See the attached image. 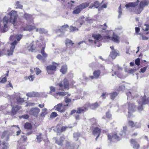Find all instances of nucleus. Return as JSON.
Returning a JSON list of instances; mask_svg holds the SVG:
<instances>
[{
	"label": "nucleus",
	"mask_w": 149,
	"mask_h": 149,
	"mask_svg": "<svg viewBox=\"0 0 149 149\" xmlns=\"http://www.w3.org/2000/svg\"><path fill=\"white\" fill-rule=\"evenodd\" d=\"M8 15L10 16L9 18L7 16H5L3 19V26H1V22H0V31L2 33L6 32L8 29V26H7L8 21L11 23L14 26L17 25V19L18 17V15L17 12L14 10H12L8 13ZM0 19V22H1Z\"/></svg>",
	"instance_id": "obj_1"
},
{
	"label": "nucleus",
	"mask_w": 149,
	"mask_h": 149,
	"mask_svg": "<svg viewBox=\"0 0 149 149\" xmlns=\"http://www.w3.org/2000/svg\"><path fill=\"white\" fill-rule=\"evenodd\" d=\"M36 43L39 48H41L40 53L42 56L40 54H38L36 58L40 60L42 62L44 63L46 61L45 58L47 56V54L45 51V49L46 47V44L42 41L39 42L38 40L36 41Z\"/></svg>",
	"instance_id": "obj_2"
},
{
	"label": "nucleus",
	"mask_w": 149,
	"mask_h": 149,
	"mask_svg": "<svg viewBox=\"0 0 149 149\" xmlns=\"http://www.w3.org/2000/svg\"><path fill=\"white\" fill-rule=\"evenodd\" d=\"M89 5V3L87 2L82 3L77 6L74 8L72 13L75 14H79L84 9L88 7Z\"/></svg>",
	"instance_id": "obj_3"
},
{
	"label": "nucleus",
	"mask_w": 149,
	"mask_h": 149,
	"mask_svg": "<svg viewBox=\"0 0 149 149\" xmlns=\"http://www.w3.org/2000/svg\"><path fill=\"white\" fill-rule=\"evenodd\" d=\"M133 98L136 100L139 104L145 105L149 104V97L146 98L145 95L141 97L139 95H136L134 96Z\"/></svg>",
	"instance_id": "obj_4"
},
{
	"label": "nucleus",
	"mask_w": 149,
	"mask_h": 149,
	"mask_svg": "<svg viewBox=\"0 0 149 149\" xmlns=\"http://www.w3.org/2000/svg\"><path fill=\"white\" fill-rule=\"evenodd\" d=\"M58 85L59 87L60 90L64 91L65 89H68L69 82L68 79L65 78L63 81L58 84Z\"/></svg>",
	"instance_id": "obj_5"
},
{
	"label": "nucleus",
	"mask_w": 149,
	"mask_h": 149,
	"mask_svg": "<svg viewBox=\"0 0 149 149\" xmlns=\"http://www.w3.org/2000/svg\"><path fill=\"white\" fill-rule=\"evenodd\" d=\"M58 65L57 63L53 62L52 65L47 66L46 70L48 74H54L56 70V68Z\"/></svg>",
	"instance_id": "obj_6"
},
{
	"label": "nucleus",
	"mask_w": 149,
	"mask_h": 149,
	"mask_svg": "<svg viewBox=\"0 0 149 149\" xmlns=\"http://www.w3.org/2000/svg\"><path fill=\"white\" fill-rule=\"evenodd\" d=\"M17 44V42L16 40H14L11 43V47L9 49H7V56H10L13 54L14 49L15 48V46Z\"/></svg>",
	"instance_id": "obj_7"
},
{
	"label": "nucleus",
	"mask_w": 149,
	"mask_h": 149,
	"mask_svg": "<svg viewBox=\"0 0 149 149\" xmlns=\"http://www.w3.org/2000/svg\"><path fill=\"white\" fill-rule=\"evenodd\" d=\"M128 104V116L129 118L130 117V113L131 112H134L135 111L136 108V106L134 104L131 102H129L127 103Z\"/></svg>",
	"instance_id": "obj_8"
},
{
	"label": "nucleus",
	"mask_w": 149,
	"mask_h": 149,
	"mask_svg": "<svg viewBox=\"0 0 149 149\" xmlns=\"http://www.w3.org/2000/svg\"><path fill=\"white\" fill-rule=\"evenodd\" d=\"M66 149H78L79 145L77 143L67 141L66 143Z\"/></svg>",
	"instance_id": "obj_9"
},
{
	"label": "nucleus",
	"mask_w": 149,
	"mask_h": 149,
	"mask_svg": "<svg viewBox=\"0 0 149 149\" xmlns=\"http://www.w3.org/2000/svg\"><path fill=\"white\" fill-rule=\"evenodd\" d=\"M54 109L55 110L61 113L64 112L65 111L66 108L63 105L62 103H60L54 106Z\"/></svg>",
	"instance_id": "obj_10"
},
{
	"label": "nucleus",
	"mask_w": 149,
	"mask_h": 149,
	"mask_svg": "<svg viewBox=\"0 0 149 149\" xmlns=\"http://www.w3.org/2000/svg\"><path fill=\"white\" fill-rule=\"evenodd\" d=\"M100 102H96L92 104L86 103L85 104V106L87 107L88 109L89 108L91 109L95 110L100 106Z\"/></svg>",
	"instance_id": "obj_11"
},
{
	"label": "nucleus",
	"mask_w": 149,
	"mask_h": 149,
	"mask_svg": "<svg viewBox=\"0 0 149 149\" xmlns=\"http://www.w3.org/2000/svg\"><path fill=\"white\" fill-rule=\"evenodd\" d=\"M23 35L21 34H13L11 35L10 37V40L13 41V40L16 39L15 40L17 42V44L19 42L20 40L22 38Z\"/></svg>",
	"instance_id": "obj_12"
},
{
	"label": "nucleus",
	"mask_w": 149,
	"mask_h": 149,
	"mask_svg": "<svg viewBox=\"0 0 149 149\" xmlns=\"http://www.w3.org/2000/svg\"><path fill=\"white\" fill-rule=\"evenodd\" d=\"M36 29L35 26L32 24L26 25L25 26H22L20 29L23 31H31Z\"/></svg>",
	"instance_id": "obj_13"
},
{
	"label": "nucleus",
	"mask_w": 149,
	"mask_h": 149,
	"mask_svg": "<svg viewBox=\"0 0 149 149\" xmlns=\"http://www.w3.org/2000/svg\"><path fill=\"white\" fill-rule=\"evenodd\" d=\"M7 49L6 48L4 44L0 42V56L4 55H7Z\"/></svg>",
	"instance_id": "obj_14"
},
{
	"label": "nucleus",
	"mask_w": 149,
	"mask_h": 149,
	"mask_svg": "<svg viewBox=\"0 0 149 149\" xmlns=\"http://www.w3.org/2000/svg\"><path fill=\"white\" fill-rule=\"evenodd\" d=\"M101 73L100 70H95L93 73V76H90L89 77L92 79H97L98 78Z\"/></svg>",
	"instance_id": "obj_15"
},
{
	"label": "nucleus",
	"mask_w": 149,
	"mask_h": 149,
	"mask_svg": "<svg viewBox=\"0 0 149 149\" xmlns=\"http://www.w3.org/2000/svg\"><path fill=\"white\" fill-rule=\"evenodd\" d=\"M101 133V130L98 127H95L94 129L93 132V134L95 136H97L95 138V140L97 141L98 138L100 136Z\"/></svg>",
	"instance_id": "obj_16"
},
{
	"label": "nucleus",
	"mask_w": 149,
	"mask_h": 149,
	"mask_svg": "<svg viewBox=\"0 0 149 149\" xmlns=\"http://www.w3.org/2000/svg\"><path fill=\"white\" fill-rule=\"evenodd\" d=\"M108 139L110 141H113L114 140H115L116 141H118L120 139V137L117 136L116 134H114L112 137L111 135L108 134Z\"/></svg>",
	"instance_id": "obj_17"
},
{
	"label": "nucleus",
	"mask_w": 149,
	"mask_h": 149,
	"mask_svg": "<svg viewBox=\"0 0 149 149\" xmlns=\"http://www.w3.org/2000/svg\"><path fill=\"white\" fill-rule=\"evenodd\" d=\"M139 2V0H137L136 2H130L127 4H126L125 5V6L127 8L130 7H135L138 5Z\"/></svg>",
	"instance_id": "obj_18"
},
{
	"label": "nucleus",
	"mask_w": 149,
	"mask_h": 149,
	"mask_svg": "<svg viewBox=\"0 0 149 149\" xmlns=\"http://www.w3.org/2000/svg\"><path fill=\"white\" fill-rule=\"evenodd\" d=\"M111 40L114 42L118 43L120 42V38L117 35L113 33L112 36L111 38Z\"/></svg>",
	"instance_id": "obj_19"
},
{
	"label": "nucleus",
	"mask_w": 149,
	"mask_h": 149,
	"mask_svg": "<svg viewBox=\"0 0 149 149\" xmlns=\"http://www.w3.org/2000/svg\"><path fill=\"white\" fill-rule=\"evenodd\" d=\"M27 48L29 51L32 52H36L37 49L36 45L32 43Z\"/></svg>",
	"instance_id": "obj_20"
},
{
	"label": "nucleus",
	"mask_w": 149,
	"mask_h": 149,
	"mask_svg": "<svg viewBox=\"0 0 149 149\" xmlns=\"http://www.w3.org/2000/svg\"><path fill=\"white\" fill-rule=\"evenodd\" d=\"M85 107L78 108L77 110V113H84L86 111L88 110V108L85 105Z\"/></svg>",
	"instance_id": "obj_21"
},
{
	"label": "nucleus",
	"mask_w": 149,
	"mask_h": 149,
	"mask_svg": "<svg viewBox=\"0 0 149 149\" xmlns=\"http://www.w3.org/2000/svg\"><path fill=\"white\" fill-rule=\"evenodd\" d=\"M130 142L134 148L135 149H138L139 148V144L134 140L131 139L130 140Z\"/></svg>",
	"instance_id": "obj_22"
},
{
	"label": "nucleus",
	"mask_w": 149,
	"mask_h": 149,
	"mask_svg": "<svg viewBox=\"0 0 149 149\" xmlns=\"http://www.w3.org/2000/svg\"><path fill=\"white\" fill-rule=\"evenodd\" d=\"M120 55L117 52L116 50L111 51L109 55L112 59H115L117 56Z\"/></svg>",
	"instance_id": "obj_23"
},
{
	"label": "nucleus",
	"mask_w": 149,
	"mask_h": 149,
	"mask_svg": "<svg viewBox=\"0 0 149 149\" xmlns=\"http://www.w3.org/2000/svg\"><path fill=\"white\" fill-rule=\"evenodd\" d=\"M21 108V107L18 105H16L15 106H14L12 108L11 111V113L13 114V115H15L17 112Z\"/></svg>",
	"instance_id": "obj_24"
},
{
	"label": "nucleus",
	"mask_w": 149,
	"mask_h": 149,
	"mask_svg": "<svg viewBox=\"0 0 149 149\" xmlns=\"http://www.w3.org/2000/svg\"><path fill=\"white\" fill-rule=\"evenodd\" d=\"M149 2L147 0H143L141 1L139 3V6L143 9V8L148 5Z\"/></svg>",
	"instance_id": "obj_25"
},
{
	"label": "nucleus",
	"mask_w": 149,
	"mask_h": 149,
	"mask_svg": "<svg viewBox=\"0 0 149 149\" xmlns=\"http://www.w3.org/2000/svg\"><path fill=\"white\" fill-rule=\"evenodd\" d=\"M40 109L37 108H33L31 110V112L32 115L37 116L40 111Z\"/></svg>",
	"instance_id": "obj_26"
},
{
	"label": "nucleus",
	"mask_w": 149,
	"mask_h": 149,
	"mask_svg": "<svg viewBox=\"0 0 149 149\" xmlns=\"http://www.w3.org/2000/svg\"><path fill=\"white\" fill-rule=\"evenodd\" d=\"M68 93L63 92L56 93L54 94V96L58 99L59 98L58 96H64L66 95Z\"/></svg>",
	"instance_id": "obj_27"
},
{
	"label": "nucleus",
	"mask_w": 149,
	"mask_h": 149,
	"mask_svg": "<svg viewBox=\"0 0 149 149\" xmlns=\"http://www.w3.org/2000/svg\"><path fill=\"white\" fill-rule=\"evenodd\" d=\"M100 6V3L98 1H95L93 3H92L91 5L90 6L89 8H92L94 7L95 8H97Z\"/></svg>",
	"instance_id": "obj_28"
},
{
	"label": "nucleus",
	"mask_w": 149,
	"mask_h": 149,
	"mask_svg": "<svg viewBox=\"0 0 149 149\" xmlns=\"http://www.w3.org/2000/svg\"><path fill=\"white\" fill-rule=\"evenodd\" d=\"M60 71L63 74H65L66 73L67 71V68L66 65H64L61 66V68L60 70Z\"/></svg>",
	"instance_id": "obj_29"
},
{
	"label": "nucleus",
	"mask_w": 149,
	"mask_h": 149,
	"mask_svg": "<svg viewBox=\"0 0 149 149\" xmlns=\"http://www.w3.org/2000/svg\"><path fill=\"white\" fill-rule=\"evenodd\" d=\"M65 44L67 47L70 46V45L71 46L70 47H71L73 45L74 43H73L71 40L67 39L65 40Z\"/></svg>",
	"instance_id": "obj_30"
},
{
	"label": "nucleus",
	"mask_w": 149,
	"mask_h": 149,
	"mask_svg": "<svg viewBox=\"0 0 149 149\" xmlns=\"http://www.w3.org/2000/svg\"><path fill=\"white\" fill-rule=\"evenodd\" d=\"M64 139V137L63 136H61L60 137L59 141L57 140L55 141V143L59 145H62Z\"/></svg>",
	"instance_id": "obj_31"
},
{
	"label": "nucleus",
	"mask_w": 149,
	"mask_h": 149,
	"mask_svg": "<svg viewBox=\"0 0 149 149\" xmlns=\"http://www.w3.org/2000/svg\"><path fill=\"white\" fill-rule=\"evenodd\" d=\"M1 138H5L6 140H8L9 139V132L7 131L4 132L2 135Z\"/></svg>",
	"instance_id": "obj_32"
},
{
	"label": "nucleus",
	"mask_w": 149,
	"mask_h": 149,
	"mask_svg": "<svg viewBox=\"0 0 149 149\" xmlns=\"http://www.w3.org/2000/svg\"><path fill=\"white\" fill-rule=\"evenodd\" d=\"M92 36L95 39L97 40L102 39V37L100 34H93L92 35Z\"/></svg>",
	"instance_id": "obj_33"
},
{
	"label": "nucleus",
	"mask_w": 149,
	"mask_h": 149,
	"mask_svg": "<svg viewBox=\"0 0 149 149\" xmlns=\"http://www.w3.org/2000/svg\"><path fill=\"white\" fill-rule=\"evenodd\" d=\"M69 26L68 24H65L60 27V28L59 29V30L61 31H66L67 30V29L68 28Z\"/></svg>",
	"instance_id": "obj_34"
},
{
	"label": "nucleus",
	"mask_w": 149,
	"mask_h": 149,
	"mask_svg": "<svg viewBox=\"0 0 149 149\" xmlns=\"http://www.w3.org/2000/svg\"><path fill=\"white\" fill-rule=\"evenodd\" d=\"M143 9L140 6L138 8H136L134 10V12L136 14H140Z\"/></svg>",
	"instance_id": "obj_35"
},
{
	"label": "nucleus",
	"mask_w": 149,
	"mask_h": 149,
	"mask_svg": "<svg viewBox=\"0 0 149 149\" xmlns=\"http://www.w3.org/2000/svg\"><path fill=\"white\" fill-rule=\"evenodd\" d=\"M26 95L29 97H35L36 96L37 94L35 92H32L27 93Z\"/></svg>",
	"instance_id": "obj_36"
},
{
	"label": "nucleus",
	"mask_w": 149,
	"mask_h": 149,
	"mask_svg": "<svg viewBox=\"0 0 149 149\" xmlns=\"http://www.w3.org/2000/svg\"><path fill=\"white\" fill-rule=\"evenodd\" d=\"M127 127L126 126H125L123 127V130L121 132V133H120V134L121 136H124L126 135V133H127L126 132L127 130Z\"/></svg>",
	"instance_id": "obj_37"
},
{
	"label": "nucleus",
	"mask_w": 149,
	"mask_h": 149,
	"mask_svg": "<svg viewBox=\"0 0 149 149\" xmlns=\"http://www.w3.org/2000/svg\"><path fill=\"white\" fill-rule=\"evenodd\" d=\"M139 69V67H137V68L134 69H131L127 70L126 72L128 73L132 74L135 72L136 70Z\"/></svg>",
	"instance_id": "obj_38"
},
{
	"label": "nucleus",
	"mask_w": 149,
	"mask_h": 149,
	"mask_svg": "<svg viewBox=\"0 0 149 149\" xmlns=\"http://www.w3.org/2000/svg\"><path fill=\"white\" fill-rule=\"evenodd\" d=\"M118 95V94L116 92H114L110 93L111 99L112 100H113Z\"/></svg>",
	"instance_id": "obj_39"
},
{
	"label": "nucleus",
	"mask_w": 149,
	"mask_h": 149,
	"mask_svg": "<svg viewBox=\"0 0 149 149\" xmlns=\"http://www.w3.org/2000/svg\"><path fill=\"white\" fill-rule=\"evenodd\" d=\"M9 148V144L8 142L5 141L3 142L2 148V149H8Z\"/></svg>",
	"instance_id": "obj_40"
},
{
	"label": "nucleus",
	"mask_w": 149,
	"mask_h": 149,
	"mask_svg": "<svg viewBox=\"0 0 149 149\" xmlns=\"http://www.w3.org/2000/svg\"><path fill=\"white\" fill-rule=\"evenodd\" d=\"M47 110L45 108L42 110V112L40 114L41 117H44L45 115L47 113Z\"/></svg>",
	"instance_id": "obj_41"
},
{
	"label": "nucleus",
	"mask_w": 149,
	"mask_h": 149,
	"mask_svg": "<svg viewBox=\"0 0 149 149\" xmlns=\"http://www.w3.org/2000/svg\"><path fill=\"white\" fill-rule=\"evenodd\" d=\"M69 32H73L75 31L78 30V29L75 26H70L69 28Z\"/></svg>",
	"instance_id": "obj_42"
},
{
	"label": "nucleus",
	"mask_w": 149,
	"mask_h": 149,
	"mask_svg": "<svg viewBox=\"0 0 149 149\" xmlns=\"http://www.w3.org/2000/svg\"><path fill=\"white\" fill-rule=\"evenodd\" d=\"M24 127L25 129L30 130L31 129L32 126L30 123H26L24 125Z\"/></svg>",
	"instance_id": "obj_43"
},
{
	"label": "nucleus",
	"mask_w": 149,
	"mask_h": 149,
	"mask_svg": "<svg viewBox=\"0 0 149 149\" xmlns=\"http://www.w3.org/2000/svg\"><path fill=\"white\" fill-rule=\"evenodd\" d=\"M24 17L25 19L27 21L31 19L32 17L31 15L26 13L24 14Z\"/></svg>",
	"instance_id": "obj_44"
},
{
	"label": "nucleus",
	"mask_w": 149,
	"mask_h": 149,
	"mask_svg": "<svg viewBox=\"0 0 149 149\" xmlns=\"http://www.w3.org/2000/svg\"><path fill=\"white\" fill-rule=\"evenodd\" d=\"M77 124V123H73V126H69L68 127V126H63L62 127L61 129V132H63L64 131H65L67 128L68 127H70V128H72L75 125H76Z\"/></svg>",
	"instance_id": "obj_45"
},
{
	"label": "nucleus",
	"mask_w": 149,
	"mask_h": 149,
	"mask_svg": "<svg viewBox=\"0 0 149 149\" xmlns=\"http://www.w3.org/2000/svg\"><path fill=\"white\" fill-rule=\"evenodd\" d=\"M80 134L79 133H75L73 134V137L75 141L78 140V138L80 136Z\"/></svg>",
	"instance_id": "obj_46"
},
{
	"label": "nucleus",
	"mask_w": 149,
	"mask_h": 149,
	"mask_svg": "<svg viewBox=\"0 0 149 149\" xmlns=\"http://www.w3.org/2000/svg\"><path fill=\"white\" fill-rule=\"evenodd\" d=\"M58 116L56 112H53L51 113L50 115L51 118H53Z\"/></svg>",
	"instance_id": "obj_47"
},
{
	"label": "nucleus",
	"mask_w": 149,
	"mask_h": 149,
	"mask_svg": "<svg viewBox=\"0 0 149 149\" xmlns=\"http://www.w3.org/2000/svg\"><path fill=\"white\" fill-rule=\"evenodd\" d=\"M106 118L109 119H111L112 118V115L110 111L107 112L106 113Z\"/></svg>",
	"instance_id": "obj_48"
},
{
	"label": "nucleus",
	"mask_w": 149,
	"mask_h": 149,
	"mask_svg": "<svg viewBox=\"0 0 149 149\" xmlns=\"http://www.w3.org/2000/svg\"><path fill=\"white\" fill-rule=\"evenodd\" d=\"M15 6H16V8H22V5L20 4L19 2L18 1L16 2Z\"/></svg>",
	"instance_id": "obj_49"
},
{
	"label": "nucleus",
	"mask_w": 149,
	"mask_h": 149,
	"mask_svg": "<svg viewBox=\"0 0 149 149\" xmlns=\"http://www.w3.org/2000/svg\"><path fill=\"white\" fill-rule=\"evenodd\" d=\"M136 122L135 123H134V122H129V125L131 127H138L139 126H137L136 124Z\"/></svg>",
	"instance_id": "obj_50"
},
{
	"label": "nucleus",
	"mask_w": 149,
	"mask_h": 149,
	"mask_svg": "<svg viewBox=\"0 0 149 149\" xmlns=\"http://www.w3.org/2000/svg\"><path fill=\"white\" fill-rule=\"evenodd\" d=\"M29 117V116L27 114H25L22 115V116H19V118L20 119L23 118V119H28Z\"/></svg>",
	"instance_id": "obj_51"
},
{
	"label": "nucleus",
	"mask_w": 149,
	"mask_h": 149,
	"mask_svg": "<svg viewBox=\"0 0 149 149\" xmlns=\"http://www.w3.org/2000/svg\"><path fill=\"white\" fill-rule=\"evenodd\" d=\"M64 101L66 103H68L71 102V100L67 96H65L64 97Z\"/></svg>",
	"instance_id": "obj_52"
},
{
	"label": "nucleus",
	"mask_w": 149,
	"mask_h": 149,
	"mask_svg": "<svg viewBox=\"0 0 149 149\" xmlns=\"http://www.w3.org/2000/svg\"><path fill=\"white\" fill-rule=\"evenodd\" d=\"M36 139L37 140V142L39 143H40L42 141V138L41 137V135L40 134L38 135L37 136Z\"/></svg>",
	"instance_id": "obj_53"
},
{
	"label": "nucleus",
	"mask_w": 149,
	"mask_h": 149,
	"mask_svg": "<svg viewBox=\"0 0 149 149\" xmlns=\"http://www.w3.org/2000/svg\"><path fill=\"white\" fill-rule=\"evenodd\" d=\"M26 79H29L30 81H33L34 80L35 77L33 75H31L29 76L26 77Z\"/></svg>",
	"instance_id": "obj_54"
},
{
	"label": "nucleus",
	"mask_w": 149,
	"mask_h": 149,
	"mask_svg": "<svg viewBox=\"0 0 149 149\" xmlns=\"http://www.w3.org/2000/svg\"><path fill=\"white\" fill-rule=\"evenodd\" d=\"M34 70H35L36 74L37 75H38L41 72V71L38 68H34Z\"/></svg>",
	"instance_id": "obj_55"
},
{
	"label": "nucleus",
	"mask_w": 149,
	"mask_h": 149,
	"mask_svg": "<svg viewBox=\"0 0 149 149\" xmlns=\"http://www.w3.org/2000/svg\"><path fill=\"white\" fill-rule=\"evenodd\" d=\"M144 26L143 27V30L145 31H148L149 29V26L148 24H145Z\"/></svg>",
	"instance_id": "obj_56"
},
{
	"label": "nucleus",
	"mask_w": 149,
	"mask_h": 149,
	"mask_svg": "<svg viewBox=\"0 0 149 149\" xmlns=\"http://www.w3.org/2000/svg\"><path fill=\"white\" fill-rule=\"evenodd\" d=\"M135 64L137 66H139L140 65V59L139 58H138L136 59L135 60Z\"/></svg>",
	"instance_id": "obj_57"
},
{
	"label": "nucleus",
	"mask_w": 149,
	"mask_h": 149,
	"mask_svg": "<svg viewBox=\"0 0 149 149\" xmlns=\"http://www.w3.org/2000/svg\"><path fill=\"white\" fill-rule=\"evenodd\" d=\"M17 102L19 103H22L24 102V99L20 97H17Z\"/></svg>",
	"instance_id": "obj_58"
},
{
	"label": "nucleus",
	"mask_w": 149,
	"mask_h": 149,
	"mask_svg": "<svg viewBox=\"0 0 149 149\" xmlns=\"http://www.w3.org/2000/svg\"><path fill=\"white\" fill-rule=\"evenodd\" d=\"M75 1H71L70 2L68 3V4H69V6L70 8H72L74 6V5L71 3H74Z\"/></svg>",
	"instance_id": "obj_59"
},
{
	"label": "nucleus",
	"mask_w": 149,
	"mask_h": 149,
	"mask_svg": "<svg viewBox=\"0 0 149 149\" xmlns=\"http://www.w3.org/2000/svg\"><path fill=\"white\" fill-rule=\"evenodd\" d=\"M50 91L49 92L50 93H52L53 92H54L55 91V87L51 86L50 87Z\"/></svg>",
	"instance_id": "obj_60"
},
{
	"label": "nucleus",
	"mask_w": 149,
	"mask_h": 149,
	"mask_svg": "<svg viewBox=\"0 0 149 149\" xmlns=\"http://www.w3.org/2000/svg\"><path fill=\"white\" fill-rule=\"evenodd\" d=\"M7 81V78L6 77H4L2 78L1 81H0V83H4Z\"/></svg>",
	"instance_id": "obj_61"
},
{
	"label": "nucleus",
	"mask_w": 149,
	"mask_h": 149,
	"mask_svg": "<svg viewBox=\"0 0 149 149\" xmlns=\"http://www.w3.org/2000/svg\"><path fill=\"white\" fill-rule=\"evenodd\" d=\"M100 26L102 27V29L103 30H105L107 29V26L106 25V23H104L103 25H101Z\"/></svg>",
	"instance_id": "obj_62"
},
{
	"label": "nucleus",
	"mask_w": 149,
	"mask_h": 149,
	"mask_svg": "<svg viewBox=\"0 0 149 149\" xmlns=\"http://www.w3.org/2000/svg\"><path fill=\"white\" fill-rule=\"evenodd\" d=\"M141 105L139 106H138L137 107V109L139 111H142L143 110V105H142L141 104Z\"/></svg>",
	"instance_id": "obj_63"
},
{
	"label": "nucleus",
	"mask_w": 149,
	"mask_h": 149,
	"mask_svg": "<svg viewBox=\"0 0 149 149\" xmlns=\"http://www.w3.org/2000/svg\"><path fill=\"white\" fill-rule=\"evenodd\" d=\"M147 68V66H146V67H143V68H141L140 69L141 72L142 73L145 72Z\"/></svg>",
	"instance_id": "obj_64"
}]
</instances>
